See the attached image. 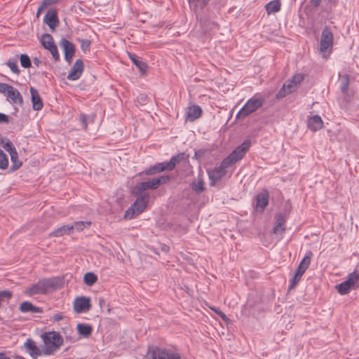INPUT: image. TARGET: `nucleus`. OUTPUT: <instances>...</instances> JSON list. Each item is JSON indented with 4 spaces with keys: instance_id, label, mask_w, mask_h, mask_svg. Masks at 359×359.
<instances>
[{
    "instance_id": "1",
    "label": "nucleus",
    "mask_w": 359,
    "mask_h": 359,
    "mask_svg": "<svg viewBox=\"0 0 359 359\" xmlns=\"http://www.w3.org/2000/svg\"><path fill=\"white\" fill-rule=\"evenodd\" d=\"M63 278L53 277L51 278H43L30 287H26L25 293L29 296L39 294H46L49 290H56L62 287Z\"/></svg>"
},
{
    "instance_id": "2",
    "label": "nucleus",
    "mask_w": 359,
    "mask_h": 359,
    "mask_svg": "<svg viewBox=\"0 0 359 359\" xmlns=\"http://www.w3.org/2000/svg\"><path fill=\"white\" fill-rule=\"evenodd\" d=\"M42 339L46 345L43 352L45 355L53 354L63 344V339L56 332H46L42 334Z\"/></svg>"
},
{
    "instance_id": "3",
    "label": "nucleus",
    "mask_w": 359,
    "mask_h": 359,
    "mask_svg": "<svg viewBox=\"0 0 359 359\" xmlns=\"http://www.w3.org/2000/svg\"><path fill=\"white\" fill-rule=\"evenodd\" d=\"M181 356L177 353L157 346L149 347L144 359H180Z\"/></svg>"
},
{
    "instance_id": "4",
    "label": "nucleus",
    "mask_w": 359,
    "mask_h": 359,
    "mask_svg": "<svg viewBox=\"0 0 359 359\" xmlns=\"http://www.w3.org/2000/svg\"><path fill=\"white\" fill-rule=\"evenodd\" d=\"M265 100L258 95H255L252 98L248 100L245 104L241 108V109L236 114V118H245L252 113L261 108Z\"/></svg>"
},
{
    "instance_id": "5",
    "label": "nucleus",
    "mask_w": 359,
    "mask_h": 359,
    "mask_svg": "<svg viewBox=\"0 0 359 359\" xmlns=\"http://www.w3.org/2000/svg\"><path fill=\"white\" fill-rule=\"evenodd\" d=\"M251 146V141L245 140L241 145L237 147L226 158L224 159V164L231 165L242 159Z\"/></svg>"
},
{
    "instance_id": "6",
    "label": "nucleus",
    "mask_w": 359,
    "mask_h": 359,
    "mask_svg": "<svg viewBox=\"0 0 359 359\" xmlns=\"http://www.w3.org/2000/svg\"><path fill=\"white\" fill-rule=\"evenodd\" d=\"M135 203L126 211L124 217L133 219L134 217L141 214L146 208L149 198L142 196H137Z\"/></svg>"
},
{
    "instance_id": "7",
    "label": "nucleus",
    "mask_w": 359,
    "mask_h": 359,
    "mask_svg": "<svg viewBox=\"0 0 359 359\" xmlns=\"http://www.w3.org/2000/svg\"><path fill=\"white\" fill-rule=\"evenodd\" d=\"M335 287L340 294H348L351 288L359 287V273L355 272L350 273L346 280Z\"/></svg>"
},
{
    "instance_id": "8",
    "label": "nucleus",
    "mask_w": 359,
    "mask_h": 359,
    "mask_svg": "<svg viewBox=\"0 0 359 359\" xmlns=\"http://www.w3.org/2000/svg\"><path fill=\"white\" fill-rule=\"evenodd\" d=\"M333 34L328 27H325L321 33L319 50L322 53H325L328 50H331L333 46Z\"/></svg>"
},
{
    "instance_id": "9",
    "label": "nucleus",
    "mask_w": 359,
    "mask_h": 359,
    "mask_svg": "<svg viewBox=\"0 0 359 359\" xmlns=\"http://www.w3.org/2000/svg\"><path fill=\"white\" fill-rule=\"evenodd\" d=\"M230 166L229 164H224V160L220 165L212 170H208V175L210 179V186L213 187L226 174V168Z\"/></svg>"
},
{
    "instance_id": "10",
    "label": "nucleus",
    "mask_w": 359,
    "mask_h": 359,
    "mask_svg": "<svg viewBox=\"0 0 359 359\" xmlns=\"http://www.w3.org/2000/svg\"><path fill=\"white\" fill-rule=\"evenodd\" d=\"M60 46L64 51L65 60L70 64L76 51L75 46L65 38L60 40Z\"/></svg>"
},
{
    "instance_id": "11",
    "label": "nucleus",
    "mask_w": 359,
    "mask_h": 359,
    "mask_svg": "<svg viewBox=\"0 0 359 359\" xmlns=\"http://www.w3.org/2000/svg\"><path fill=\"white\" fill-rule=\"evenodd\" d=\"M90 308L91 304L89 297H79L76 298L74 302V310L77 313L88 311Z\"/></svg>"
},
{
    "instance_id": "12",
    "label": "nucleus",
    "mask_w": 359,
    "mask_h": 359,
    "mask_svg": "<svg viewBox=\"0 0 359 359\" xmlns=\"http://www.w3.org/2000/svg\"><path fill=\"white\" fill-rule=\"evenodd\" d=\"M153 179L150 181L142 182L137 184L135 187L134 193L136 196H142L145 198H149V194L145 193L144 191L147 189H156V187L153 184Z\"/></svg>"
},
{
    "instance_id": "13",
    "label": "nucleus",
    "mask_w": 359,
    "mask_h": 359,
    "mask_svg": "<svg viewBox=\"0 0 359 359\" xmlns=\"http://www.w3.org/2000/svg\"><path fill=\"white\" fill-rule=\"evenodd\" d=\"M83 71V62L82 60H76L72 66L70 72L67 76L69 81H75L80 78Z\"/></svg>"
},
{
    "instance_id": "14",
    "label": "nucleus",
    "mask_w": 359,
    "mask_h": 359,
    "mask_svg": "<svg viewBox=\"0 0 359 359\" xmlns=\"http://www.w3.org/2000/svg\"><path fill=\"white\" fill-rule=\"evenodd\" d=\"M340 77V89L344 100L350 102L353 97V95L348 90L349 86V75H339Z\"/></svg>"
},
{
    "instance_id": "15",
    "label": "nucleus",
    "mask_w": 359,
    "mask_h": 359,
    "mask_svg": "<svg viewBox=\"0 0 359 359\" xmlns=\"http://www.w3.org/2000/svg\"><path fill=\"white\" fill-rule=\"evenodd\" d=\"M43 21L49 27L54 29L59 24L57 13L55 11H48L44 16Z\"/></svg>"
},
{
    "instance_id": "16",
    "label": "nucleus",
    "mask_w": 359,
    "mask_h": 359,
    "mask_svg": "<svg viewBox=\"0 0 359 359\" xmlns=\"http://www.w3.org/2000/svg\"><path fill=\"white\" fill-rule=\"evenodd\" d=\"M275 226L273 229V232L275 234H283L285 231V217L282 213L278 214L276 217Z\"/></svg>"
},
{
    "instance_id": "17",
    "label": "nucleus",
    "mask_w": 359,
    "mask_h": 359,
    "mask_svg": "<svg viewBox=\"0 0 359 359\" xmlns=\"http://www.w3.org/2000/svg\"><path fill=\"white\" fill-rule=\"evenodd\" d=\"M30 93L33 109L36 111L41 110L43 108V104L38 90L34 87H31Z\"/></svg>"
},
{
    "instance_id": "18",
    "label": "nucleus",
    "mask_w": 359,
    "mask_h": 359,
    "mask_svg": "<svg viewBox=\"0 0 359 359\" xmlns=\"http://www.w3.org/2000/svg\"><path fill=\"white\" fill-rule=\"evenodd\" d=\"M189 156L187 155L184 152L178 154L177 155L172 156L168 162H166L168 170H172L175 168L176 164L182 161L186 162Z\"/></svg>"
},
{
    "instance_id": "19",
    "label": "nucleus",
    "mask_w": 359,
    "mask_h": 359,
    "mask_svg": "<svg viewBox=\"0 0 359 359\" xmlns=\"http://www.w3.org/2000/svg\"><path fill=\"white\" fill-rule=\"evenodd\" d=\"M269 193L266 190H264L262 192L259 193L257 196V208H260L261 210L263 211L269 204Z\"/></svg>"
},
{
    "instance_id": "20",
    "label": "nucleus",
    "mask_w": 359,
    "mask_h": 359,
    "mask_svg": "<svg viewBox=\"0 0 359 359\" xmlns=\"http://www.w3.org/2000/svg\"><path fill=\"white\" fill-rule=\"evenodd\" d=\"M323 126V121L318 115L311 117L308 121V128L313 131H317L321 129Z\"/></svg>"
},
{
    "instance_id": "21",
    "label": "nucleus",
    "mask_w": 359,
    "mask_h": 359,
    "mask_svg": "<svg viewBox=\"0 0 359 359\" xmlns=\"http://www.w3.org/2000/svg\"><path fill=\"white\" fill-rule=\"evenodd\" d=\"M25 346L29 351V354L33 359H36L38 356L41 355V350L35 345L34 341L32 339H27Z\"/></svg>"
},
{
    "instance_id": "22",
    "label": "nucleus",
    "mask_w": 359,
    "mask_h": 359,
    "mask_svg": "<svg viewBox=\"0 0 359 359\" xmlns=\"http://www.w3.org/2000/svg\"><path fill=\"white\" fill-rule=\"evenodd\" d=\"M6 95H7L8 98L11 100L13 103L18 104L20 105L22 104V103H23L22 96L21 95L20 92L17 89L14 88L13 86L11 88V90H9V91Z\"/></svg>"
},
{
    "instance_id": "23",
    "label": "nucleus",
    "mask_w": 359,
    "mask_h": 359,
    "mask_svg": "<svg viewBox=\"0 0 359 359\" xmlns=\"http://www.w3.org/2000/svg\"><path fill=\"white\" fill-rule=\"evenodd\" d=\"M72 230L73 226H70L69 225H64L50 233L49 236L60 237L65 235H69Z\"/></svg>"
},
{
    "instance_id": "24",
    "label": "nucleus",
    "mask_w": 359,
    "mask_h": 359,
    "mask_svg": "<svg viewBox=\"0 0 359 359\" xmlns=\"http://www.w3.org/2000/svg\"><path fill=\"white\" fill-rule=\"evenodd\" d=\"M128 56L132 60L133 63L139 69L141 73H144L147 72L148 66L146 62L139 60L138 57L135 54L129 53Z\"/></svg>"
},
{
    "instance_id": "25",
    "label": "nucleus",
    "mask_w": 359,
    "mask_h": 359,
    "mask_svg": "<svg viewBox=\"0 0 359 359\" xmlns=\"http://www.w3.org/2000/svg\"><path fill=\"white\" fill-rule=\"evenodd\" d=\"M164 170H168L166 163H159L146 170L144 173L147 175H151Z\"/></svg>"
},
{
    "instance_id": "26",
    "label": "nucleus",
    "mask_w": 359,
    "mask_h": 359,
    "mask_svg": "<svg viewBox=\"0 0 359 359\" xmlns=\"http://www.w3.org/2000/svg\"><path fill=\"white\" fill-rule=\"evenodd\" d=\"M202 110L198 105H193L189 108L187 118L189 121H194L201 115Z\"/></svg>"
},
{
    "instance_id": "27",
    "label": "nucleus",
    "mask_w": 359,
    "mask_h": 359,
    "mask_svg": "<svg viewBox=\"0 0 359 359\" xmlns=\"http://www.w3.org/2000/svg\"><path fill=\"white\" fill-rule=\"evenodd\" d=\"M77 331L80 335L88 337L92 334L93 327L90 325L79 323L77 325Z\"/></svg>"
},
{
    "instance_id": "28",
    "label": "nucleus",
    "mask_w": 359,
    "mask_h": 359,
    "mask_svg": "<svg viewBox=\"0 0 359 359\" xmlns=\"http://www.w3.org/2000/svg\"><path fill=\"white\" fill-rule=\"evenodd\" d=\"M40 41L43 48L47 50L55 45L53 36L50 34H43L41 36Z\"/></svg>"
},
{
    "instance_id": "29",
    "label": "nucleus",
    "mask_w": 359,
    "mask_h": 359,
    "mask_svg": "<svg viewBox=\"0 0 359 359\" xmlns=\"http://www.w3.org/2000/svg\"><path fill=\"white\" fill-rule=\"evenodd\" d=\"M10 155L11 160L12 161V165L10 168V170L11 172H14L22 165V162L18 159V154L17 151H13V153H11Z\"/></svg>"
},
{
    "instance_id": "30",
    "label": "nucleus",
    "mask_w": 359,
    "mask_h": 359,
    "mask_svg": "<svg viewBox=\"0 0 359 359\" xmlns=\"http://www.w3.org/2000/svg\"><path fill=\"white\" fill-rule=\"evenodd\" d=\"M280 3L278 0L271 1L266 4L265 8L268 14L278 12L280 10Z\"/></svg>"
},
{
    "instance_id": "31",
    "label": "nucleus",
    "mask_w": 359,
    "mask_h": 359,
    "mask_svg": "<svg viewBox=\"0 0 359 359\" xmlns=\"http://www.w3.org/2000/svg\"><path fill=\"white\" fill-rule=\"evenodd\" d=\"M204 185L205 182L203 178L198 176L197 180L191 183V188L196 193L200 194L204 191Z\"/></svg>"
},
{
    "instance_id": "32",
    "label": "nucleus",
    "mask_w": 359,
    "mask_h": 359,
    "mask_svg": "<svg viewBox=\"0 0 359 359\" xmlns=\"http://www.w3.org/2000/svg\"><path fill=\"white\" fill-rule=\"evenodd\" d=\"M210 0H188L191 7H193L194 11L198 8H203Z\"/></svg>"
},
{
    "instance_id": "33",
    "label": "nucleus",
    "mask_w": 359,
    "mask_h": 359,
    "mask_svg": "<svg viewBox=\"0 0 359 359\" xmlns=\"http://www.w3.org/2000/svg\"><path fill=\"white\" fill-rule=\"evenodd\" d=\"M97 280V277L94 273L88 272L84 275L83 281L88 286L93 285Z\"/></svg>"
},
{
    "instance_id": "34",
    "label": "nucleus",
    "mask_w": 359,
    "mask_h": 359,
    "mask_svg": "<svg viewBox=\"0 0 359 359\" xmlns=\"http://www.w3.org/2000/svg\"><path fill=\"white\" fill-rule=\"evenodd\" d=\"M312 256H313L312 252L311 251H308L306 253V255L304 257V259L302 260V262L299 264V267H303V269L306 270L308 269L309 266L310 265L311 259V257Z\"/></svg>"
},
{
    "instance_id": "35",
    "label": "nucleus",
    "mask_w": 359,
    "mask_h": 359,
    "mask_svg": "<svg viewBox=\"0 0 359 359\" xmlns=\"http://www.w3.org/2000/svg\"><path fill=\"white\" fill-rule=\"evenodd\" d=\"M17 63H18V58L14 57V58L9 59L8 60V62H6V65H8V67H9V68L13 73L18 74L20 73V69L18 67Z\"/></svg>"
},
{
    "instance_id": "36",
    "label": "nucleus",
    "mask_w": 359,
    "mask_h": 359,
    "mask_svg": "<svg viewBox=\"0 0 359 359\" xmlns=\"http://www.w3.org/2000/svg\"><path fill=\"white\" fill-rule=\"evenodd\" d=\"M170 180V177L169 175H163L159 177L154 178V184L157 189L161 184H166Z\"/></svg>"
},
{
    "instance_id": "37",
    "label": "nucleus",
    "mask_w": 359,
    "mask_h": 359,
    "mask_svg": "<svg viewBox=\"0 0 359 359\" xmlns=\"http://www.w3.org/2000/svg\"><path fill=\"white\" fill-rule=\"evenodd\" d=\"M79 120L81 123H82L83 128L84 129H87L88 123V122H93L94 121V116H86L83 114H81L80 115Z\"/></svg>"
},
{
    "instance_id": "38",
    "label": "nucleus",
    "mask_w": 359,
    "mask_h": 359,
    "mask_svg": "<svg viewBox=\"0 0 359 359\" xmlns=\"http://www.w3.org/2000/svg\"><path fill=\"white\" fill-rule=\"evenodd\" d=\"M8 165V159L6 154L0 149V168L6 169Z\"/></svg>"
},
{
    "instance_id": "39",
    "label": "nucleus",
    "mask_w": 359,
    "mask_h": 359,
    "mask_svg": "<svg viewBox=\"0 0 359 359\" xmlns=\"http://www.w3.org/2000/svg\"><path fill=\"white\" fill-rule=\"evenodd\" d=\"M20 64L24 68H29L32 65L29 57L26 54H21L20 56Z\"/></svg>"
},
{
    "instance_id": "40",
    "label": "nucleus",
    "mask_w": 359,
    "mask_h": 359,
    "mask_svg": "<svg viewBox=\"0 0 359 359\" xmlns=\"http://www.w3.org/2000/svg\"><path fill=\"white\" fill-rule=\"evenodd\" d=\"M90 222H76L73 225H69L70 226H73V229H76L77 231H81L84 228L88 227L90 225Z\"/></svg>"
},
{
    "instance_id": "41",
    "label": "nucleus",
    "mask_w": 359,
    "mask_h": 359,
    "mask_svg": "<svg viewBox=\"0 0 359 359\" xmlns=\"http://www.w3.org/2000/svg\"><path fill=\"white\" fill-rule=\"evenodd\" d=\"M32 305L31 302L26 301L20 304L19 309L22 313L31 312Z\"/></svg>"
},
{
    "instance_id": "42",
    "label": "nucleus",
    "mask_w": 359,
    "mask_h": 359,
    "mask_svg": "<svg viewBox=\"0 0 359 359\" xmlns=\"http://www.w3.org/2000/svg\"><path fill=\"white\" fill-rule=\"evenodd\" d=\"M13 296V294L9 290L0 291V308L1 307V302L5 299H10Z\"/></svg>"
},
{
    "instance_id": "43",
    "label": "nucleus",
    "mask_w": 359,
    "mask_h": 359,
    "mask_svg": "<svg viewBox=\"0 0 359 359\" xmlns=\"http://www.w3.org/2000/svg\"><path fill=\"white\" fill-rule=\"evenodd\" d=\"M290 93V92H289L288 90H287V88H286V85L284 84L283 86V87L278 90L276 97V98L280 99V98H283V97H285L287 95H288Z\"/></svg>"
},
{
    "instance_id": "44",
    "label": "nucleus",
    "mask_w": 359,
    "mask_h": 359,
    "mask_svg": "<svg viewBox=\"0 0 359 359\" xmlns=\"http://www.w3.org/2000/svg\"><path fill=\"white\" fill-rule=\"evenodd\" d=\"M48 50L50 52L53 59L55 61H58L60 60V54L56 45L51 46V48H49Z\"/></svg>"
},
{
    "instance_id": "45",
    "label": "nucleus",
    "mask_w": 359,
    "mask_h": 359,
    "mask_svg": "<svg viewBox=\"0 0 359 359\" xmlns=\"http://www.w3.org/2000/svg\"><path fill=\"white\" fill-rule=\"evenodd\" d=\"M302 277L297 276L296 274H294L293 278L291 280L290 285H289L288 290H292L295 285L299 282Z\"/></svg>"
},
{
    "instance_id": "46",
    "label": "nucleus",
    "mask_w": 359,
    "mask_h": 359,
    "mask_svg": "<svg viewBox=\"0 0 359 359\" xmlns=\"http://www.w3.org/2000/svg\"><path fill=\"white\" fill-rule=\"evenodd\" d=\"M12 88V86H10L7 83H0V93L8 94L9 90Z\"/></svg>"
},
{
    "instance_id": "47",
    "label": "nucleus",
    "mask_w": 359,
    "mask_h": 359,
    "mask_svg": "<svg viewBox=\"0 0 359 359\" xmlns=\"http://www.w3.org/2000/svg\"><path fill=\"white\" fill-rule=\"evenodd\" d=\"M304 79V77L302 74H296L294 75L292 79H291V81H292L293 83H294L295 86H297L298 84H299L302 80Z\"/></svg>"
},
{
    "instance_id": "48",
    "label": "nucleus",
    "mask_w": 359,
    "mask_h": 359,
    "mask_svg": "<svg viewBox=\"0 0 359 359\" xmlns=\"http://www.w3.org/2000/svg\"><path fill=\"white\" fill-rule=\"evenodd\" d=\"M4 148L9 152V154L13 153V151H16L14 147L13 143L11 141H8L4 145Z\"/></svg>"
},
{
    "instance_id": "49",
    "label": "nucleus",
    "mask_w": 359,
    "mask_h": 359,
    "mask_svg": "<svg viewBox=\"0 0 359 359\" xmlns=\"http://www.w3.org/2000/svg\"><path fill=\"white\" fill-rule=\"evenodd\" d=\"M285 84L286 85L287 90H288L290 93L293 92L297 87V86H295L291 80L287 81Z\"/></svg>"
},
{
    "instance_id": "50",
    "label": "nucleus",
    "mask_w": 359,
    "mask_h": 359,
    "mask_svg": "<svg viewBox=\"0 0 359 359\" xmlns=\"http://www.w3.org/2000/svg\"><path fill=\"white\" fill-rule=\"evenodd\" d=\"M0 123H9L8 116H7L3 113H0Z\"/></svg>"
},
{
    "instance_id": "51",
    "label": "nucleus",
    "mask_w": 359,
    "mask_h": 359,
    "mask_svg": "<svg viewBox=\"0 0 359 359\" xmlns=\"http://www.w3.org/2000/svg\"><path fill=\"white\" fill-rule=\"evenodd\" d=\"M90 42L89 40H83L81 43V48L83 50H86L90 47Z\"/></svg>"
},
{
    "instance_id": "52",
    "label": "nucleus",
    "mask_w": 359,
    "mask_h": 359,
    "mask_svg": "<svg viewBox=\"0 0 359 359\" xmlns=\"http://www.w3.org/2000/svg\"><path fill=\"white\" fill-rule=\"evenodd\" d=\"M306 271V269H303V267H299V266H298V268H297V271H296V272H295V273H294V274H296V275H297V276H300V277H302V275L304 273V272H305Z\"/></svg>"
},
{
    "instance_id": "53",
    "label": "nucleus",
    "mask_w": 359,
    "mask_h": 359,
    "mask_svg": "<svg viewBox=\"0 0 359 359\" xmlns=\"http://www.w3.org/2000/svg\"><path fill=\"white\" fill-rule=\"evenodd\" d=\"M58 1L59 0H43L42 2L43 3V6H48L57 3Z\"/></svg>"
},
{
    "instance_id": "54",
    "label": "nucleus",
    "mask_w": 359,
    "mask_h": 359,
    "mask_svg": "<svg viewBox=\"0 0 359 359\" xmlns=\"http://www.w3.org/2000/svg\"><path fill=\"white\" fill-rule=\"evenodd\" d=\"M43 310L41 308L32 305L31 312L32 313H42Z\"/></svg>"
},
{
    "instance_id": "55",
    "label": "nucleus",
    "mask_w": 359,
    "mask_h": 359,
    "mask_svg": "<svg viewBox=\"0 0 359 359\" xmlns=\"http://www.w3.org/2000/svg\"><path fill=\"white\" fill-rule=\"evenodd\" d=\"M321 1L322 0H311L310 3L314 8H317L319 6Z\"/></svg>"
},
{
    "instance_id": "56",
    "label": "nucleus",
    "mask_w": 359,
    "mask_h": 359,
    "mask_svg": "<svg viewBox=\"0 0 359 359\" xmlns=\"http://www.w3.org/2000/svg\"><path fill=\"white\" fill-rule=\"evenodd\" d=\"M46 6H43V3L41 2V4L39 6L37 10L36 13V17H39L41 11L46 8Z\"/></svg>"
},
{
    "instance_id": "57",
    "label": "nucleus",
    "mask_w": 359,
    "mask_h": 359,
    "mask_svg": "<svg viewBox=\"0 0 359 359\" xmlns=\"http://www.w3.org/2000/svg\"><path fill=\"white\" fill-rule=\"evenodd\" d=\"M98 302H99V305L101 309L103 308V306L105 305V303H106V302L103 297H99Z\"/></svg>"
},
{
    "instance_id": "58",
    "label": "nucleus",
    "mask_w": 359,
    "mask_h": 359,
    "mask_svg": "<svg viewBox=\"0 0 359 359\" xmlns=\"http://www.w3.org/2000/svg\"><path fill=\"white\" fill-rule=\"evenodd\" d=\"M63 319V316L60 314H55L53 316V320L55 321H60Z\"/></svg>"
},
{
    "instance_id": "59",
    "label": "nucleus",
    "mask_w": 359,
    "mask_h": 359,
    "mask_svg": "<svg viewBox=\"0 0 359 359\" xmlns=\"http://www.w3.org/2000/svg\"><path fill=\"white\" fill-rule=\"evenodd\" d=\"M217 315H218L219 316H220V317H221L224 320H229V319L227 318V317L226 316V315H225L222 311H218V312H217Z\"/></svg>"
},
{
    "instance_id": "60",
    "label": "nucleus",
    "mask_w": 359,
    "mask_h": 359,
    "mask_svg": "<svg viewBox=\"0 0 359 359\" xmlns=\"http://www.w3.org/2000/svg\"><path fill=\"white\" fill-rule=\"evenodd\" d=\"M33 62H34V64L36 67H39V65L41 64V61H40V60H39V58H37V57H34V58L33 59Z\"/></svg>"
},
{
    "instance_id": "61",
    "label": "nucleus",
    "mask_w": 359,
    "mask_h": 359,
    "mask_svg": "<svg viewBox=\"0 0 359 359\" xmlns=\"http://www.w3.org/2000/svg\"><path fill=\"white\" fill-rule=\"evenodd\" d=\"M0 359H11L9 357H8L6 353H0Z\"/></svg>"
},
{
    "instance_id": "62",
    "label": "nucleus",
    "mask_w": 359,
    "mask_h": 359,
    "mask_svg": "<svg viewBox=\"0 0 359 359\" xmlns=\"http://www.w3.org/2000/svg\"><path fill=\"white\" fill-rule=\"evenodd\" d=\"M161 250L163 251H165V252H168V250H169V247L167 246L166 245H163L162 247H161Z\"/></svg>"
},
{
    "instance_id": "63",
    "label": "nucleus",
    "mask_w": 359,
    "mask_h": 359,
    "mask_svg": "<svg viewBox=\"0 0 359 359\" xmlns=\"http://www.w3.org/2000/svg\"><path fill=\"white\" fill-rule=\"evenodd\" d=\"M211 309L215 311L217 314V312L218 311H219V309H216V308H211Z\"/></svg>"
},
{
    "instance_id": "64",
    "label": "nucleus",
    "mask_w": 359,
    "mask_h": 359,
    "mask_svg": "<svg viewBox=\"0 0 359 359\" xmlns=\"http://www.w3.org/2000/svg\"><path fill=\"white\" fill-rule=\"evenodd\" d=\"M15 359H25V358L22 356H16Z\"/></svg>"
}]
</instances>
